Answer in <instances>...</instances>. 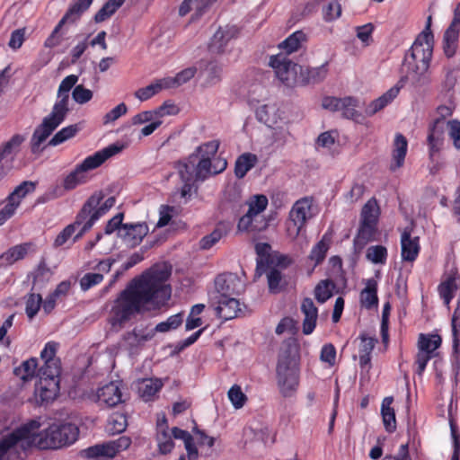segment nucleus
<instances>
[{
  "label": "nucleus",
  "instance_id": "obj_45",
  "mask_svg": "<svg viewBox=\"0 0 460 460\" xmlns=\"http://www.w3.org/2000/svg\"><path fill=\"white\" fill-rule=\"evenodd\" d=\"M305 40V34L301 31H296L282 41L279 47L285 53L291 54L297 51L302 47Z\"/></svg>",
  "mask_w": 460,
  "mask_h": 460
},
{
  "label": "nucleus",
  "instance_id": "obj_51",
  "mask_svg": "<svg viewBox=\"0 0 460 460\" xmlns=\"http://www.w3.org/2000/svg\"><path fill=\"white\" fill-rule=\"evenodd\" d=\"M388 252L383 245H371L367 249L366 258L373 264L384 265L386 263Z\"/></svg>",
  "mask_w": 460,
  "mask_h": 460
},
{
  "label": "nucleus",
  "instance_id": "obj_44",
  "mask_svg": "<svg viewBox=\"0 0 460 460\" xmlns=\"http://www.w3.org/2000/svg\"><path fill=\"white\" fill-rule=\"evenodd\" d=\"M197 69L194 66L187 67L179 72L175 76H168L164 78V84L168 88L178 87L194 77Z\"/></svg>",
  "mask_w": 460,
  "mask_h": 460
},
{
  "label": "nucleus",
  "instance_id": "obj_34",
  "mask_svg": "<svg viewBox=\"0 0 460 460\" xmlns=\"http://www.w3.org/2000/svg\"><path fill=\"white\" fill-rule=\"evenodd\" d=\"M407 149L408 142L405 137L400 133L396 134L394 140L391 170L395 171L403 165Z\"/></svg>",
  "mask_w": 460,
  "mask_h": 460
},
{
  "label": "nucleus",
  "instance_id": "obj_64",
  "mask_svg": "<svg viewBox=\"0 0 460 460\" xmlns=\"http://www.w3.org/2000/svg\"><path fill=\"white\" fill-rule=\"evenodd\" d=\"M156 119L163 120L166 116H174L179 113V107L171 101L164 102L161 106L154 110Z\"/></svg>",
  "mask_w": 460,
  "mask_h": 460
},
{
  "label": "nucleus",
  "instance_id": "obj_29",
  "mask_svg": "<svg viewBox=\"0 0 460 460\" xmlns=\"http://www.w3.org/2000/svg\"><path fill=\"white\" fill-rule=\"evenodd\" d=\"M304 314L302 331L305 335L311 334L316 326L318 309L311 298H305L300 306Z\"/></svg>",
  "mask_w": 460,
  "mask_h": 460
},
{
  "label": "nucleus",
  "instance_id": "obj_58",
  "mask_svg": "<svg viewBox=\"0 0 460 460\" xmlns=\"http://www.w3.org/2000/svg\"><path fill=\"white\" fill-rule=\"evenodd\" d=\"M439 124L440 121L437 119L434 127L430 129L428 136L429 153L431 156L435 153L438 152L442 145V129L439 128Z\"/></svg>",
  "mask_w": 460,
  "mask_h": 460
},
{
  "label": "nucleus",
  "instance_id": "obj_15",
  "mask_svg": "<svg viewBox=\"0 0 460 460\" xmlns=\"http://www.w3.org/2000/svg\"><path fill=\"white\" fill-rule=\"evenodd\" d=\"M59 376H50V372H40V380L35 386V395L42 402L54 400L59 391Z\"/></svg>",
  "mask_w": 460,
  "mask_h": 460
},
{
  "label": "nucleus",
  "instance_id": "obj_59",
  "mask_svg": "<svg viewBox=\"0 0 460 460\" xmlns=\"http://www.w3.org/2000/svg\"><path fill=\"white\" fill-rule=\"evenodd\" d=\"M35 190V183L32 181H23L17 186L14 190L8 196L17 207L20 206L22 199L29 193Z\"/></svg>",
  "mask_w": 460,
  "mask_h": 460
},
{
  "label": "nucleus",
  "instance_id": "obj_11",
  "mask_svg": "<svg viewBox=\"0 0 460 460\" xmlns=\"http://www.w3.org/2000/svg\"><path fill=\"white\" fill-rule=\"evenodd\" d=\"M270 66L279 80L287 86L292 87L300 83L301 66L291 62L283 53L272 56Z\"/></svg>",
  "mask_w": 460,
  "mask_h": 460
},
{
  "label": "nucleus",
  "instance_id": "obj_27",
  "mask_svg": "<svg viewBox=\"0 0 460 460\" xmlns=\"http://www.w3.org/2000/svg\"><path fill=\"white\" fill-rule=\"evenodd\" d=\"M58 347V343L54 341L46 343L40 352V358L44 360V365L40 367V372H50V376H59L60 364L55 358Z\"/></svg>",
  "mask_w": 460,
  "mask_h": 460
},
{
  "label": "nucleus",
  "instance_id": "obj_46",
  "mask_svg": "<svg viewBox=\"0 0 460 460\" xmlns=\"http://www.w3.org/2000/svg\"><path fill=\"white\" fill-rule=\"evenodd\" d=\"M172 435L174 438L181 439L184 442L185 449L187 451L189 460H196L198 458V450L193 443L192 437L188 431L179 428L172 429Z\"/></svg>",
  "mask_w": 460,
  "mask_h": 460
},
{
  "label": "nucleus",
  "instance_id": "obj_24",
  "mask_svg": "<svg viewBox=\"0 0 460 460\" xmlns=\"http://www.w3.org/2000/svg\"><path fill=\"white\" fill-rule=\"evenodd\" d=\"M404 80L401 79L395 85L387 90L380 97L372 101L367 107V114L372 116L390 104L399 94L403 87Z\"/></svg>",
  "mask_w": 460,
  "mask_h": 460
},
{
  "label": "nucleus",
  "instance_id": "obj_10",
  "mask_svg": "<svg viewBox=\"0 0 460 460\" xmlns=\"http://www.w3.org/2000/svg\"><path fill=\"white\" fill-rule=\"evenodd\" d=\"M130 444V438L122 436L116 440L89 447L83 450L81 455L84 458L91 460H109L113 458L118 453L128 449Z\"/></svg>",
  "mask_w": 460,
  "mask_h": 460
},
{
  "label": "nucleus",
  "instance_id": "obj_38",
  "mask_svg": "<svg viewBox=\"0 0 460 460\" xmlns=\"http://www.w3.org/2000/svg\"><path fill=\"white\" fill-rule=\"evenodd\" d=\"M460 29L448 26L443 35V51L447 58H453L458 48Z\"/></svg>",
  "mask_w": 460,
  "mask_h": 460
},
{
  "label": "nucleus",
  "instance_id": "obj_48",
  "mask_svg": "<svg viewBox=\"0 0 460 460\" xmlns=\"http://www.w3.org/2000/svg\"><path fill=\"white\" fill-rule=\"evenodd\" d=\"M380 215L379 206L375 199H370L363 207L360 221L378 224Z\"/></svg>",
  "mask_w": 460,
  "mask_h": 460
},
{
  "label": "nucleus",
  "instance_id": "obj_49",
  "mask_svg": "<svg viewBox=\"0 0 460 460\" xmlns=\"http://www.w3.org/2000/svg\"><path fill=\"white\" fill-rule=\"evenodd\" d=\"M37 358H31L22 363L21 366L14 368V375L23 381L31 379L37 370Z\"/></svg>",
  "mask_w": 460,
  "mask_h": 460
},
{
  "label": "nucleus",
  "instance_id": "obj_1",
  "mask_svg": "<svg viewBox=\"0 0 460 460\" xmlns=\"http://www.w3.org/2000/svg\"><path fill=\"white\" fill-rule=\"evenodd\" d=\"M170 275L171 267L160 263L133 279L112 304L108 316L111 330L118 332L136 315L165 305L172 293L166 283Z\"/></svg>",
  "mask_w": 460,
  "mask_h": 460
},
{
  "label": "nucleus",
  "instance_id": "obj_39",
  "mask_svg": "<svg viewBox=\"0 0 460 460\" xmlns=\"http://www.w3.org/2000/svg\"><path fill=\"white\" fill-rule=\"evenodd\" d=\"M394 398L391 396L385 397L381 404V415L385 429L388 432H393L396 429L395 412L392 407Z\"/></svg>",
  "mask_w": 460,
  "mask_h": 460
},
{
  "label": "nucleus",
  "instance_id": "obj_55",
  "mask_svg": "<svg viewBox=\"0 0 460 460\" xmlns=\"http://www.w3.org/2000/svg\"><path fill=\"white\" fill-rule=\"evenodd\" d=\"M335 285L329 279L321 280L314 288V296L316 300L323 304L326 302L333 293Z\"/></svg>",
  "mask_w": 460,
  "mask_h": 460
},
{
  "label": "nucleus",
  "instance_id": "obj_7",
  "mask_svg": "<svg viewBox=\"0 0 460 460\" xmlns=\"http://www.w3.org/2000/svg\"><path fill=\"white\" fill-rule=\"evenodd\" d=\"M122 148V146L113 144L85 157L82 163L78 164L75 169L65 177L63 181L64 189L72 190L77 186L86 183L90 179V171L100 167L109 158L119 153Z\"/></svg>",
  "mask_w": 460,
  "mask_h": 460
},
{
  "label": "nucleus",
  "instance_id": "obj_56",
  "mask_svg": "<svg viewBox=\"0 0 460 460\" xmlns=\"http://www.w3.org/2000/svg\"><path fill=\"white\" fill-rule=\"evenodd\" d=\"M125 0H108L95 14L96 22H102L111 17L123 4Z\"/></svg>",
  "mask_w": 460,
  "mask_h": 460
},
{
  "label": "nucleus",
  "instance_id": "obj_12",
  "mask_svg": "<svg viewBox=\"0 0 460 460\" xmlns=\"http://www.w3.org/2000/svg\"><path fill=\"white\" fill-rule=\"evenodd\" d=\"M269 200L263 194H255L251 196L247 201L248 210L238 222L237 228L239 231H256L260 230V226L256 225L258 219L261 217V213L267 208Z\"/></svg>",
  "mask_w": 460,
  "mask_h": 460
},
{
  "label": "nucleus",
  "instance_id": "obj_9",
  "mask_svg": "<svg viewBox=\"0 0 460 460\" xmlns=\"http://www.w3.org/2000/svg\"><path fill=\"white\" fill-rule=\"evenodd\" d=\"M317 207L310 197L297 199L288 214L287 234L292 240L296 239L303 232L306 223L317 215Z\"/></svg>",
  "mask_w": 460,
  "mask_h": 460
},
{
  "label": "nucleus",
  "instance_id": "obj_18",
  "mask_svg": "<svg viewBox=\"0 0 460 460\" xmlns=\"http://www.w3.org/2000/svg\"><path fill=\"white\" fill-rule=\"evenodd\" d=\"M92 3L93 0H76L75 3L69 8L65 17H63V19L57 25L52 34L46 40L45 46L48 48H54L57 45H58L60 42V39L58 36V31L61 28V26L65 23L66 20H74L76 17H78L82 13H84L90 7Z\"/></svg>",
  "mask_w": 460,
  "mask_h": 460
},
{
  "label": "nucleus",
  "instance_id": "obj_17",
  "mask_svg": "<svg viewBox=\"0 0 460 460\" xmlns=\"http://www.w3.org/2000/svg\"><path fill=\"white\" fill-rule=\"evenodd\" d=\"M243 289L241 279L234 274L218 275L215 279L214 296H232Z\"/></svg>",
  "mask_w": 460,
  "mask_h": 460
},
{
  "label": "nucleus",
  "instance_id": "obj_35",
  "mask_svg": "<svg viewBox=\"0 0 460 460\" xmlns=\"http://www.w3.org/2000/svg\"><path fill=\"white\" fill-rule=\"evenodd\" d=\"M360 304L367 309L377 306V282L374 279H368L365 281V288L360 292Z\"/></svg>",
  "mask_w": 460,
  "mask_h": 460
},
{
  "label": "nucleus",
  "instance_id": "obj_23",
  "mask_svg": "<svg viewBox=\"0 0 460 460\" xmlns=\"http://www.w3.org/2000/svg\"><path fill=\"white\" fill-rule=\"evenodd\" d=\"M155 336V332L145 327H136L123 336V346L129 351L141 347L145 342L150 341Z\"/></svg>",
  "mask_w": 460,
  "mask_h": 460
},
{
  "label": "nucleus",
  "instance_id": "obj_4",
  "mask_svg": "<svg viewBox=\"0 0 460 460\" xmlns=\"http://www.w3.org/2000/svg\"><path fill=\"white\" fill-rule=\"evenodd\" d=\"M78 79V75H69L61 81L58 89V99L51 112L43 119L31 136V150L33 154H40L43 151L42 144L65 120L69 111V93L77 85Z\"/></svg>",
  "mask_w": 460,
  "mask_h": 460
},
{
  "label": "nucleus",
  "instance_id": "obj_40",
  "mask_svg": "<svg viewBox=\"0 0 460 460\" xmlns=\"http://www.w3.org/2000/svg\"><path fill=\"white\" fill-rule=\"evenodd\" d=\"M162 386L163 384L160 379L147 378L138 382L137 390L141 398L147 402L158 393Z\"/></svg>",
  "mask_w": 460,
  "mask_h": 460
},
{
  "label": "nucleus",
  "instance_id": "obj_3",
  "mask_svg": "<svg viewBox=\"0 0 460 460\" xmlns=\"http://www.w3.org/2000/svg\"><path fill=\"white\" fill-rule=\"evenodd\" d=\"M219 145L218 140L206 142L177 164L178 174L183 183L181 190V197L185 198L190 194L196 181H203L226 168V161L217 156Z\"/></svg>",
  "mask_w": 460,
  "mask_h": 460
},
{
  "label": "nucleus",
  "instance_id": "obj_50",
  "mask_svg": "<svg viewBox=\"0 0 460 460\" xmlns=\"http://www.w3.org/2000/svg\"><path fill=\"white\" fill-rule=\"evenodd\" d=\"M81 129L77 124L69 125L58 131L49 140V146H56L72 138Z\"/></svg>",
  "mask_w": 460,
  "mask_h": 460
},
{
  "label": "nucleus",
  "instance_id": "obj_42",
  "mask_svg": "<svg viewBox=\"0 0 460 460\" xmlns=\"http://www.w3.org/2000/svg\"><path fill=\"white\" fill-rule=\"evenodd\" d=\"M258 162L257 155L252 153H244L241 155L236 162L234 167V173L237 178H243L246 173L256 164Z\"/></svg>",
  "mask_w": 460,
  "mask_h": 460
},
{
  "label": "nucleus",
  "instance_id": "obj_36",
  "mask_svg": "<svg viewBox=\"0 0 460 460\" xmlns=\"http://www.w3.org/2000/svg\"><path fill=\"white\" fill-rule=\"evenodd\" d=\"M328 75V64L324 63L315 67L301 66V84H316L325 79Z\"/></svg>",
  "mask_w": 460,
  "mask_h": 460
},
{
  "label": "nucleus",
  "instance_id": "obj_5",
  "mask_svg": "<svg viewBox=\"0 0 460 460\" xmlns=\"http://www.w3.org/2000/svg\"><path fill=\"white\" fill-rule=\"evenodd\" d=\"M430 26L431 16L428 18L424 30L417 36L404 58L408 69L407 78L416 86L428 82L427 73L434 49V35Z\"/></svg>",
  "mask_w": 460,
  "mask_h": 460
},
{
  "label": "nucleus",
  "instance_id": "obj_22",
  "mask_svg": "<svg viewBox=\"0 0 460 460\" xmlns=\"http://www.w3.org/2000/svg\"><path fill=\"white\" fill-rule=\"evenodd\" d=\"M256 118L268 127H274L286 119L284 112L275 102L259 105L256 109Z\"/></svg>",
  "mask_w": 460,
  "mask_h": 460
},
{
  "label": "nucleus",
  "instance_id": "obj_62",
  "mask_svg": "<svg viewBox=\"0 0 460 460\" xmlns=\"http://www.w3.org/2000/svg\"><path fill=\"white\" fill-rule=\"evenodd\" d=\"M328 249L329 245L325 242L324 237L313 247L309 259L314 261V266L320 264L324 260Z\"/></svg>",
  "mask_w": 460,
  "mask_h": 460
},
{
  "label": "nucleus",
  "instance_id": "obj_14",
  "mask_svg": "<svg viewBox=\"0 0 460 460\" xmlns=\"http://www.w3.org/2000/svg\"><path fill=\"white\" fill-rule=\"evenodd\" d=\"M25 141L22 134H14L10 139L0 145V172L5 174L13 168V161Z\"/></svg>",
  "mask_w": 460,
  "mask_h": 460
},
{
  "label": "nucleus",
  "instance_id": "obj_30",
  "mask_svg": "<svg viewBox=\"0 0 460 460\" xmlns=\"http://www.w3.org/2000/svg\"><path fill=\"white\" fill-rule=\"evenodd\" d=\"M238 31L234 26L219 28L213 35L209 43V49L213 53H222L229 40L234 38Z\"/></svg>",
  "mask_w": 460,
  "mask_h": 460
},
{
  "label": "nucleus",
  "instance_id": "obj_31",
  "mask_svg": "<svg viewBox=\"0 0 460 460\" xmlns=\"http://www.w3.org/2000/svg\"><path fill=\"white\" fill-rule=\"evenodd\" d=\"M217 0H183L179 6V15L185 16L193 12L191 20L199 18Z\"/></svg>",
  "mask_w": 460,
  "mask_h": 460
},
{
  "label": "nucleus",
  "instance_id": "obj_43",
  "mask_svg": "<svg viewBox=\"0 0 460 460\" xmlns=\"http://www.w3.org/2000/svg\"><path fill=\"white\" fill-rule=\"evenodd\" d=\"M199 75L204 79L206 85H215L221 80L222 66L217 62H208L206 67L200 71Z\"/></svg>",
  "mask_w": 460,
  "mask_h": 460
},
{
  "label": "nucleus",
  "instance_id": "obj_57",
  "mask_svg": "<svg viewBox=\"0 0 460 460\" xmlns=\"http://www.w3.org/2000/svg\"><path fill=\"white\" fill-rule=\"evenodd\" d=\"M31 276L33 279V288H41L50 279L52 271L44 261H41L31 273Z\"/></svg>",
  "mask_w": 460,
  "mask_h": 460
},
{
  "label": "nucleus",
  "instance_id": "obj_37",
  "mask_svg": "<svg viewBox=\"0 0 460 460\" xmlns=\"http://www.w3.org/2000/svg\"><path fill=\"white\" fill-rule=\"evenodd\" d=\"M30 243H22L9 248L0 255V263L2 265H13L18 261L22 260L28 254Z\"/></svg>",
  "mask_w": 460,
  "mask_h": 460
},
{
  "label": "nucleus",
  "instance_id": "obj_26",
  "mask_svg": "<svg viewBox=\"0 0 460 460\" xmlns=\"http://www.w3.org/2000/svg\"><path fill=\"white\" fill-rule=\"evenodd\" d=\"M404 80L401 79L395 85L387 90L380 97L372 101L367 107V114L372 116L390 104L399 94L403 87Z\"/></svg>",
  "mask_w": 460,
  "mask_h": 460
},
{
  "label": "nucleus",
  "instance_id": "obj_53",
  "mask_svg": "<svg viewBox=\"0 0 460 460\" xmlns=\"http://www.w3.org/2000/svg\"><path fill=\"white\" fill-rule=\"evenodd\" d=\"M128 426L127 417L123 413H112L107 422L106 429L111 434L123 432Z\"/></svg>",
  "mask_w": 460,
  "mask_h": 460
},
{
  "label": "nucleus",
  "instance_id": "obj_32",
  "mask_svg": "<svg viewBox=\"0 0 460 460\" xmlns=\"http://www.w3.org/2000/svg\"><path fill=\"white\" fill-rule=\"evenodd\" d=\"M402 259L406 261H413L420 252L419 237H412L404 230L401 236Z\"/></svg>",
  "mask_w": 460,
  "mask_h": 460
},
{
  "label": "nucleus",
  "instance_id": "obj_6",
  "mask_svg": "<svg viewBox=\"0 0 460 460\" xmlns=\"http://www.w3.org/2000/svg\"><path fill=\"white\" fill-rule=\"evenodd\" d=\"M276 373L280 394L286 398L294 396L298 389L300 379L299 344L295 339L283 342Z\"/></svg>",
  "mask_w": 460,
  "mask_h": 460
},
{
  "label": "nucleus",
  "instance_id": "obj_16",
  "mask_svg": "<svg viewBox=\"0 0 460 460\" xmlns=\"http://www.w3.org/2000/svg\"><path fill=\"white\" fill-rule=\"evenodd\" d=\"M358 103V100L353 97H325L323 100L322 106L332 111H341V115L347 119H355L358 117L356 110Z\"/></svg>",
  "mask_w": 460,
  "mask_h": 460
},
{
  "label": "nucleus",
  "instance_id": "obj_28",
  "mask_svg": "<svg viewBox=\"0 0 460 460\" xmlns=\"http://www.w3.org/2000/svg\"><path fill=\"white\" fill-rule=\"evenodd\" d=\"M460 277L456 270L445 274L441 283L438 287L439 296L444 304L448 305L458 289Z\"/></svg>",
  "mask_w": 460,
  "mask_h": 460
},
{
  "label": "nucleus",
  "instance_id": "obj_2",
  "mask_svg": "<svg viewBox=\"0 0 460 460\" xmlns=\"http://www.w3.org/2000/svg\"><path fill=\"white\" fill-rule=\"evenodd\" d=\"M40 423L31 420L0 439V460H19L20 449H58L74 444L79 429L71 422H54L40 430Z\"/></svg>",
  "mask_w": 460,
  "mask_h": 460
},
{
  "label": "nucleus",
  "instance_id": "obj_52",
  "mask_svg": "<svg viewBox=\"0 0 460 460\" xmlns=\"http://www.w3.org/2000/svg\"><path fill=\"white\" fill-rule=\"evenodd\" d=\"M163 89H167L165 84H164V78L157 80L146 87L138 89L134 94L139 101L144 102L150 99Z\"/></svg>",
  "mask_w": 460,
  "mask_h": 460
},
{
  "label": "nucleus",
  "instance_id": "obj_20",
  "mask_svg": "<svg viewBox=\"0 0 460 460\" xmlns=\"http://www.w3.org/2000/svg\"><path fill=\"white\" fill-rule=\"evenodd\" d=\"M121 384L119 381L110 382L97 391V401L101 405L114 407L122 402Z\"/></svg>",
  "mask_w": 460,
  "mask_h": 460
},
{
  "label": "nucleus",
  "instance_id": "obj_60",
  "mask_svg": "<svg viewBox=\"0 0 460 460\" xmlns=\"http://www.w3.org/2000/svg\"><path fill=\"white\" fill-rule=\"evenodd\" d=\"M227 397L234 409H241L244 406L247 396L238 385H234L227 393Z\"/></svg>",
  "mask_w": 460,
  "mask_h": 460
},
{
  "label": "nucleus",
  "instance_id": "obj_47",
  "mask_svg": "<svg viewBox=\"0 0 460 460\" xmlns=\"http://www.w3.org/2000/svg\"><path fill=\"white\" fill-rule=\"evenodd\" d=\"M255 251L258 255L256 274L261 276L266 271L267 264L270 262V246L266 243H259L255 245Z\"/></svg>",
  "mask_w": 460,
  "mask_h": 460
},
{
  "label": "nucleus",
  "instance_id": "obj_8",
  "mask_svg": "<svg viewBox=\"0 0 460 460\" xmlns=\"http://www.w3.org/2000/svg\"><path fill=\"white\" fill-rule=\"evenodd\" d=\"M116 199L112 196L104 199V196L102 192L92 195L76 217V223L84 224V226L81 231L75 235L74 242L78 240L96 221L114 207Z\"/></svg>",
  "mask_w": 460,
  "mask_h": 460
},
{
  "label": "nucleus",
  "instance_id": "obj_63",
  "mask_svg": "<svg viewBox=\"0 0 460 460\" xmlns=\"http://www.w3.org/2000/svg\"><path fill=\"white\" fill-rule=\"evenodd\" d=\"M93 93L85 88L83 84H77L72 91V98L73 100L80 104H85L93 99Z\"/></svg>",
  "mask_w": 460,
  "mask_h": 460
},
{
  "label": "nucleus",
  "instance_id": "obj_41",
  "mask_svg": "<svg viewBox=\"0 0 460 460\" xmlns=\"http://www.w3.org/2000/svg\"><path fill=\"white\" fill-rule=\"evenodd\" d=\"M377 234V224L360 221L358 234L355 243L358 245L364 246L368 242L376 240Z\"/></svg>",
  "mask_w": 460,
  "mask_h": 460
},
{
  "label": "nucleus",
  "instance_id": "obj_25",
  "mask_svg": "<svg viewBox=\"0 0 460 460\" xmlns=\"http://www.w3.org/2000/svg\"><path fill=\"white\" fill-rule=\"evenodd\" d=\"M404 80L401 79L395 85L387 90L380 97L372 101L367 107V114L372 116L390 104L399 94L403 87Z\"/></svg>",
  "mask_w": 460,
  "mask_h": 460
},
{
  "label": "nucleus",
  "instance_id": "obj_33",
  "mask_svg": "<svg viewBox=\"0 0 460 460\" xmlns=\"http://www.w3.org/2000/svg\"><path fill=\"white\" fill-rule=\"evenodd\" d=\"M166 419L164 416L160 420L158 419V430L156 435L157 446L159 452L163 455L171 453L172 448L174 447V443L172 438H174L172 435V429L169 431L165 425Z\"/></svg>",
  "mask_w": 460,
  "mask_h": 460
},
{
  "label": "nucleus",
  "instance_id": "obj_54",
  "mask_svg": "<svg viewBox=\"0 0 460 460\" xmlns=\"http://www.w3.org/2000/svg\"><path fill=\"white\" fill-rule=\"evenodd\" d=\"M271 128L273 129L271 135L272 143L277 146H283L290 137L287 120L284 119L283 122Z\"/></svg>",
  "mask_w": 460,
  "mask_h": 460
},
{
  "label": "nucleus",
  "instance_id": "obj_61",
  "mask_svg": "<svg viewBox=\"0 0 460 460\" xmlns=\"http://www.w3.org/2000/svg\"><path fill=\"white\" fill-rule=\"evenodd\" d=\"M335 146V137L332 132H323L319 135L315 141V148L320 151L331 153Z\"/></svg>",
  "mask_w": 460,
  "mask_h": 460
},
{
  "label": "nucleus",
  "instance_id": "obj_21",
  "mask_svg": "<svg viewBox=\"0 0 460 460\" xmlns=\"http://www.w3.org/2000/svg\"><path fill=\"white\" fill-rule=\"evenodd\" d=\"M147 233L148 226L145 223L124 224L119 228V237L131 247L139 244Z\"/></svg>",
  "mask_w": 460,
  "mask_h": 460
},
{
  "label": "nucleus",
  "instance_id": "obj_19",
  "mask_svg": "<svg viewBox=\"0 0 460 460\" xmlns=\"http://www.w3.org/2000/svg\"><path fill=\"white\" fill-rule=\"evenodd\" d=\"M215 310L219 318L227 321L239 316L242 307L239 300L232 296H213Z\"/></svg>",
  "mask_w": 460,
  "mask_h": 460
},
{
  "label": "nucleus",
  "instance_id": "obj_13",
  "mask_svg": "<svg viewBox=\"0 0 460 460\" xmlns=\"http://www.w3.org/2000/svg\"><path fill=\"white\" fill-rule=\"evenodd\" d=\"M442 340L438 334L420 333L418 340V353L416 356L417 373L421 375L428 362L437 355L436 350L441 345Z\"/></svg>",
  "mask_w": 460,
  "mask_h": 460
}]
</instances>
